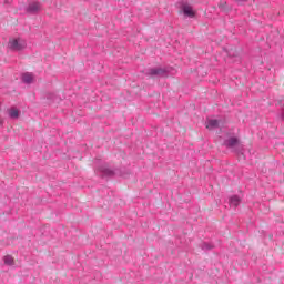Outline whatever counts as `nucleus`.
<instances>
[{
  "mask_svg": "<svg viewBox=\"0 0 284 284\" xmlns=\"http://www.w3.org/2000/svg\"><path fill=\"white\" fill-rule=\"evenodd\" d=\"M28 48V41L22 37H13L9 39L8 49L12 52H21Z\"/></svg>",
  "mask_w": 284,
  "mask_h": 284,
  "instance_id": "f257e3e1",
  "label": "nucleus"
},
{
  "mask_svg": "<svg viewBox=\"0 0 284 284\" xmlns=\"http://www.w3.org/2000/svg\"><path fill=\"white\" fill-rule=\"evenodd\" d=\"M146 74L150 77H174V74H176V70L172 67L152 68L148 70Z\"/></svg>",
  "mask_w": 284,
  "mask_h": 284,
  "instance_id": "f03ea898",
  "label": "nucleus"
},
{
  "mask_svg": "<svg viewBox=\"0 0 284 284\" xmlns=\"http://www.w3.org/2000/svg\"><path fill=\"white\" fill-rule=\"evenodd\" d=\"M224 145L225 148L234 150L235 152H237V154H242V156L243 154H245V152H243V145L236 136H229L226 140H224Z\"/></svg>",
  "mask_w": 284,
  "mask_h": 284,
  "instance_id": "7ed1b4c3",
  "label": "nucleus"
},
{
  "mask_svg": "<svg viewBox=\"0 0 284 284\" xmlns=\"http://www.w3.org/2000/svg\"><path fill=\"white\" fill-rule=\"evenodd\" d=\"M95 174H99V176L105 178V176H114L116 172L112 169H109L108 165L102 164L95 169Z\"/></svg>",
  "mask_w": 284,
  "mask_h": 284,
  "instance_id": "20e7f679",
  "label": "nucleus"
},
{
  "mask_svg": "<svg viewBox=\"0 0 284 284\" xmlns=\"http://www.w3.org/2000/svg\"><path fill=\"white\" fill-rule=\"evenodd\" d=\"M182 12L184 17H189V19H194L196 17V11L190 4H184L182 7Z\"/></svg>",
  "mask_w": 284,
  "mask_h": 284,
  "instance_id": "39448f33",
  "label": "nucleus"
},
{
  "mask_svg": "<svg viewBox=\"0 0 284 284\" xmlns=\"http://www.w3.org/2000/svg\"><path fill=\"white\" fill-rule=\"evenodd\" d=\"M41 10V3L39 2H31L28 6L27 12H30L31 14H37Z\"/></svg>",
  "mask_w": 284,
  "mask_h": 284,
  "instance_id": "423d86ee",
  "label": "nucleus"
},
{
  "mask_svg": "<svg viewBox=\"0 0 284 284\" xmlns=\"http://www.w3.org/2000/svg\"><path fill=\"white\" fill-rule=\"evenodd\" d=\"M8 114L10 119H19V116H21V110L17 106H11L8 109Z\"/></svg>",
  "mask_w": 284,
  "mask_h": 284,
  "instance_id": "0eeeda50",
  "label": "nucleus"
},
{
  "mask_svg": "<svg viewBox=\"0 0 284 284\" xmlns=\"http://www.w3.org/2000/svg\"><path fill=\"white\" fill-rule=\"evenodd\" d=\"M205 125L206 130H216V128H219V120L207 119Z\"/></svg>",
  "mask_w": 284,
  "mask_h": 284,
  "instance_id": "6e6552de",
  "label": "nucleus"
},
{
  "mask_svg": "<svg viewBox=\"0 0 284 284\" xmlns=\"http://www.w3.org/2000/svg\"><path fill=\"white\" fill-rule=\"evenodd\" d=\"M22 81H23V83H28V84L34 83V74L29 73V72L23 73Z\"/></svg>",
  "mask_w": 284,
  "mask_h": 284,
  "instance_id": "1a4fd4ad",
  "label": "nucleus"
},
{
  "mask_svg": "<svg viewBox=\"0 0 284 284\" xmlns=\"http://www.w3.org/2000/svg\"><path fill=\"white\" fill-rule=\"evenodd\" d=\"M240 204H241V197H239V195H233L230 197L231 207H239Z\"/></svg>",
  "mask_w": 284,
  "mask_h": 284,
  "instance_id": "9d476101",
  "label": "nucleus"
},
{
  "mask_svg": "<svg viewBox=\"0 0 284 284\" xmlns=\"http://www.w3.org/2000/svg\"><path fill=\"white\" fill-rule=\"evenodd\" d=\"M3 263H4V265H8L9 267H13V265H14V257H12V255H6L3 257Z\"/></svg>",
  "mask_w": 284,
  "mask_h": 284,
  "instance_id": "9b49d317",
  "label": "nucleus"
},
{
  "mask_svg": "<svg viewBox=\"0 0 284 284\" xmlns=\"http://www.w3.org/2000/svg\"><path fill=\"white\" fill-rule=\"evenodd\" d=\"M202 250H212L213 245L207 242H203L201 245Z\"/></svg>",
  "mask_w": 284,
  "mask_h": 284,
  "instance_id": "f8f14e48",
  "label": "nucleus"
},
{
  "mask_svg": "<svg viewBox=\"0 0 284 284\" xmlns=\"http://www.w3.org/2000/svg\"><path fill=\"white\" fill-rule=\"evenodd\" d=\"M0 125H3V119L0 116Z\"/></svg>",
  "mask_w": 284,
  "mask_h": 284,
  "instance_id": "ddd939ff",
  "label": "nucleus"
},
{
  "mask_svg": "<svg viewBox=\"0 0 284 284\" xmlns=\"http://www.w3.org/2000/svg\"><path fill=\"white\" fill-rule=\"evenodd\" d=\"M50 97H52V94H49V95H48V99H50Z\"/></svg>",
  "mask_w": 284,
  "mask_h": 284,
  "instance_id": "4468645a",
  "label": "nucleus"
}]
</instances>
